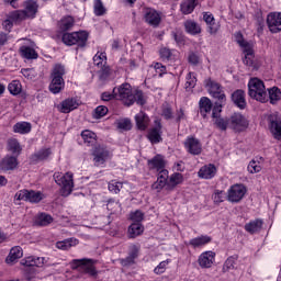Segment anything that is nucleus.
<instances>
[{
    "instance_id": "f257e3e1",
    "label": "nucleus",
    "mask_w": 281,
    "mask_h": 281,
    "mask_svg": "<svg viewBox=\"0 0 281 281\" xmlns=\"http://www.w3.org/2000/svg\"><path fill=\"white\" fill-rule=\"evenodd\" d=\"M116 100H121L125 106H132V104H139L144 106L146 104V98L144 97V92L142 90H133V88L128 83H123L117 88V92L115 93Z\"/></svg>"
},
{
    "instance_id": "f03ea898",
    "label": "nucleus",
    "mask_w": 281,
    "mask_h": 281,
    "mask_svg": "<svg viewBox=\"0 0 281 281\" xmlns=\"http://www.w3.org/2000/svg\"><path fill=\"white\" fill-rule=\"evenodd\" d=\"M248 95H250L252 100H257V102L265 103L269 101V94H267L265 82L258 78H252L249 80Z\"/></svg>"
},
{
    "instance_id": "7ed1b4c3",
    "label": "nucleus",
    "mask_w": 281,
    "mask_h": 281,
    "mask_svg": "<svg viewBox=\"0 0 281 281\" xmlns=\"http://www.w3.org/2000/svg\"><path fill=\"white\" fill-rule=\"evenodd\" d=\"M70 267L74 271H80V273H87L90 278H98V270H95V263L92 259H74L70 262Z\"/></svg>"
},
{
    "instance_id": "20e7f679",
    "label": "nucleus",
    "mask_w": 281,
    "mask_h": 281,
    "mask_svg": "<svg viewBox=\"0 0 281 281\" xmlns=\"http://www.w3.org/2000/svg\"><path fill=\"white\" fill-rule=\"evenodd\" d=\"M54 179L57 186L61 188V196H69L74 192V173L66 172L65 175L60 172L54 173Z\"/></svg>"
},
{
    "instance_id": "39448f33",
    "label": "nucleus",
    "mask_w": 281,
    "mask_h": 281,
    "mask_svg": "<svg viewBox=\"0 0 281 281\" xmlns=\"http://www.w3.org/2000/svg\"><path fill=\"white\" fill-rule=\"evenodd\" d=\"M89 40V33L87 31H79L72 33H64L61 41L64 45H77L78 47H85L87 45V41Z\"/></svg>"
},
{
    "instance_id": "423d86ee",
    "label": "nucleus",
    "mask_w": 281,
    "mask_h": 281,
    "mask_svg": "<svg viewBox=\"0 0 281 281\" xmlns=\"http://www.w3.org/2000/svg\"><path fill=\"white\" fill-rule=\"evenodd\" d=\"M63 76H65V66L56 65L53 70V79L49 85V91L52 93H60L61 89H65V79H63Z\"/></svg>"
},
{
    "instance_id": "0eeeda50",
    "label": "nucleus",
    "mask_w": 281,
    "mask_h": 281,
    "mask_svg": "<svg viewBox=\"0 0 281 281\" xmlns=\"http://www.w3.org/2000/svg\"><path fill=\"white\" fill-rule=\"evenodd\" d=\"M245 194H247V188L245 186L234 184L228 189L227 201L229 203H240L245 199Z\"/></svg>"
},
{
    "instance_id": "6e6552de",
    "label": "nucleus",
    "mask_w": 281,
    "mask_h": 281,
    "mask_svg": "<svg viewBox=\"0 0 281 281\" xmlns=\"http://www.w3.org/2000/svg\"><path fill=\"white\" fill-rule=\"evenodd\" d=\"M206 88L209 89V93L215 100H221L222 102H227V97L225 95V91L223 90V86L221 83L209 79L206 80Z\"/></svg>"
},
{
    "instance_id": "1a4fd4ad",
    "label": "nucleus",
    "mask_w": 281,
    "mask_h": 281,
    "mask_svg": "<svg viewBox=\"0 0 281 281\" xmlns=\"http://www.w3.org/2000/svg\"><path fill=\"white\" fill-rule=\"evenodd\" d=\"M92 156H93L94 166L100 167V166H104V164L109 161V159L111 158V151H109L106 147L97 146L93 149Z\"/></svg>"
},
{
    "instance_id": "9d476101",
    "label": "nucleus",
    "mask_w": 281,
    "mask_h": 281,
    "mask_svg": "<svg viewBox=\"0 0 281 281\" xmlns=\"http://www.w3.org/2000/svg\"><path fill=\"white\" fill-rule=\"evenodd\" d=\"M249 126V122L243 114L235 113L229 117V128L235 131L236 133H241V131H245Z\"/></svg>"
},
{
    "instance_id": "9b49d317",
    "label": "nucleus",
    "mask_w": 281,
    "mask_h": 281,
    "mask_svg": "<svg viewBox=\"0 0 281 281\" xmlns=\"http://www.w3.org/2000/svg\"><path fill=\"white\" fill-rule=\"evenodd\" d=\"M183 144L189 155H201L203 151V145H201V140L194 136L187 137Z\"/></svg>"
},
{
    "instance_id": "f8f14e48",
    "label": "nucleus",
    "mask_w": 281,
    "mask_h": 281,
    "mask_svg": "<svg viewBox=\"0 0 281 281\" xmlns=\"http://www.w3.org/2000/svg\"><path fill=\"white\" fill-rule=\"evenodd\" d=\"M269 128L274 139H281V116L273 113L269 116Z\"/></svg>"
},
{
    "instance_id": "ddd939ff",
    "label": "nucleus",
    "mask_w": 281,
    "mask_h": 281,
    "mask_svg": "<svg viewBox=\"0 0 281 281\" xmlns=\"http://www.w3.org/2000/svg\"><path fill=\"white\" fill-rule=\"evenodd\" d=\"M267 25L271 34H278L281 32V13L273 12L267 16Z\"/></svg>"
},
{
    "instance_id": "4468645a",
    "label": "nucleus",
    "mask_w": 281,
    "mask_h": 281,
    "mask_svg": "<svg viewBox=\"0 0 281 281\" xmlns=\"http://www.w3.org/2000/svg\"><path fill=\"white\" fill-rule=\"evenodd\" d=\"M144 21L151 27H159L161 23V14L155 9H146L144 12Z\"/></svg>"
},
{
    "instance_id": "2eb2a0df",
    "label": "nucleus",
    "mask_w": 281,
    "mask_h": 281,
    "mask_svg": "<svg viewBox=\"0 0 281 281\" xmlns=\"http://www.w3.org/2000/svg\"><path fill=\"white\" fill-rule=\"evenodd\" d=\"M216 259V252L209 250L199 256L198 262L201 269H212L214 260Z\"/></svg>"
},
{
    "instance_id": "dca6fc26",
    "label": "nucleus",
    "mask_w": 281,
    "mask_h": 281,
    "mask_svg": "<svg viewBox=\"0 0 281 281\" xmlns=\"http://www.w3.org/2000/svg\"><path fill=\"white\" fill-rule=\"evenodd\" d=\"M203 21L207 25V32L211 35L217 34L218 30H221V25L216 23V20L214 19V15L210 12L203 13Z\"/></svg>"
},
{
    "instance_id": "f3484780",
    "label": "nucleus",
    "mask_w": 281,
    "mask_h": 281,
    "mask_svg": "<svg viewBox=\"0 0 281 281\" xmlns=\"http://www.w3.org/2000/svg\"><path fill=\"white\" fill-rule=\"evenodd\" d=\"M155 127H153L147 137L153 144H159L161 142V120L157 119L154 121Z\"/></svg>"
},
{
    "instance_id": "a211bd4d",
    "label": "nucleus",
    "mask_w": 281,
    "mask_h": 281,
    "mask_svg": "<svg viewBox=\"0 0 281 281\" xmlns=\"http://www.w3.org/2000/svg\"><path fill=\"white\" fill-rule=\"evenodd\" d=\"M21 258H23V248L21 246H14L10 249L5 262L7 265H14V262L21 260Z\"/></svg>"
},
{
    "instance_id": "6ab92c4d",
    "label": "nucleus",
    "mask_w": 281,
    "mask_h": 281,
    "mask_svg": "<svg viewBox=\"0 0 281 281\" xmlns=\"http://www.w3.org/2000/svg\"><path fill=\"white\" fill-rule=\"evenodd\" d=\"M139 256V245H132L130 247V254L125 259H122L123 267H131L135 265V259Z\"/></svg>"
},
{
    "instance_id": "aec40b11",
    "label": "nucleus",
    "mask_w": 281,
    "mask_h": 281,
    "mask_svg": "<svg viewBox=\"0 0 281 281\" xmlns=\"http://www.w3.org/2000/svg\"><path fill=\"white\" fill-rule=\"evenodd\" d=\"M80 104L78 103V100L74 98H69L64 100L59 105L60 113H71V111H76Z\"/></svg>"
},
{
    "instance_id": "412c9836",
    "label": "nucleus",
    "mask_w": 281,
    "mask_h": 281,
    "mask_svg": "<svg viewBox=\"0 0 281 281\" xmlns=\"http://www.w3.org/2000/svg\"><path fill=\"white\" fill-rule=\"evenodd\" d=\"M198 177H200V179H214V177H216V166L212 164L203 166L199 170Z\"/></svg>"
},
{
    "instance_id": "4be33fe9",
    "label": "nucleus",
    "mask_w": 281,
    "mask_h": 281,
    "mask_svg": "<svg viewBox=\"0 0 281 281\" xmlns=\"http://www.w3.org/2000/svg\"><path fill=\"white\" fill-rule=\"evenodd\" d=\"M184 30L187 34H191V36H196L201 34V32H203V30L201 29V25L194 22V20H187L184 22Z\"/></svg>"
},
{
    "instance_id": "5701e85b",
    "label": "nucleus",
    "mask_w": 281,
    "mask_h": 281,
    "mask_svg": "<svg viewBox=\"0 0 281 281\" xmlns=\"http://www.w3.org/2000/svg\"><path fill=\"white\" fill-rule=\"evenodd\" d=\"M148 167L150 170H164L166 168V160L164 159V156L157 155L148 160Z\"/></svg>"
},
{
    "instance_id": "b1692460",
    "label": "nucleus",
    "mask_w": 281,
    "mask_h": 281,
    "mask_svg": "<svg viewBox=\"0 0 281 281\" xmlns=\"http://www.w3.org/2000/svg\"><path fill=\"white\" fill-rule=\"evenodd\" d=\"M19 166V161L16 160V157L14 156H7L4 157L0 162L1 170H14Z\"/></svg>"
},
{
    "instance_id": "393cba45",
    "label": "nucleus",
    "mask_w": 281,
    "mask_h": 281,
    "mask_svg": "<svg viewBox=\"0 0 281 281\" xmlns=\"http://www.w3.org/2000/svg\"><path fill=\"white\" fill-rule=\"evenodd\" d=\"M24 12L29 16V19H34L36 16V12H38V3L34 0H27L24 2Z\"/></svg>"
},
{
    "instance_id": "a878e982",
    "label": "nucleus",
    "mask_w": 281,
    "mask_h": 281,
    "mask_svg": "<svg viewBox=\"0 0 281 281\" xmlns=\"http://www.w3.org/2000/svg\"><path fill=\"white\" fill-rule=\"evenodd\" d=\"M232 100L234 104L238 106V109H245V106H247V101L245 100V91L243 90H236L232 94Z\"/></svg>"
},
{
    "instance_id": "bb28decb",
    "label": "nucleus",
    "mask_w": 281,
    "mask_h": 281,
    "mask_svg": "<svg viewBox=\"0 0 281 281\" xmlns=\"http://www.w3.org/2000/svg\"><path fill=\"white\" fill-rule=\"evenodd\" d=\"M135 122H136V126H137V128H139V131H146V128H148L150 119L148 117V115L146 113L139 112L135 116Z\"/></svg>"
},
{
    "instance_id": "cd10ccee",
    "label": "nucleus",
    "mask_w": 281,
    "mask_h": 281,
    "mask_svg": "<svg viewBox=\"0 0 281 281\" xmlns=\"http://www.w3.org/2000/svg\"><path fill=\"white\" fill-rule=\"evenodd\" d=\"M144 234V225L142 223H132L127 229L128 238H137Z\"/></svg>"
},
{
    "instance_id": "c85d7f7f",
    "label": "nucleus",
    "mask_w": 281,
    "mask_h": 281,
    "mask_svg": "<svg viewBox=\"0 0 281 281\" xmlns=\"http://www.w3.org/2000/svg\"><path fill=\"white\" fill-rule=\"evenodd\" d=\"M200 113L203 117H207V113L212 111V100L207 97H202L199 102Z\"/></svg>"
},
{
    "instance_id": "c756f323",
    "label": "nucleus",
    "mask_w": 281,
    "mask_h": 281,
    "mask_svg": "<svg viewBox=\"0 0 281 281\" xmlns=\"http://www.w3.org/2000/svg\"><path fill=\"white\" fill-rule=\"evenodd\" d=\"M209 243H212V237L207 235H202L200 237L192 238L189 241V245L196 249L199 247H205V245H207Z\"/></svg>"
},
{
    "instance_id": "7c9ffc66",
    "label": "nucleus",
    "mask_w": 281,
    "mask_h": 281,
    "mask_svg": "<svg viewBox=\"0 0 281 281\" xmlns=\"http://www.w3.org/2000/svg\"><path fill=\"white\" fill-rule=\"evenodd\" d=\"M181 183H183V175L179 172L172 173L167 182V190H173L178 186H181Z\"/></svg>"
},
{
    "instance_id": "2f4dec72",
    "label": "nucleus",
    "mask_w": 281,
    "mask_h": 281,
    "mask_svg": "<svg viewBox=\"0 0 281 281\" xmlns=\"http://www.w3.org/2000/svg\"><path fill=\"white\" fill-rule=\"evenodd\" d=\"M262 225H263L262 220L257 218L245 224L244 228L248 232V234H258V232L262 229Z\"/></svg>"
},
{
    "instance_id": "473e14b6",
    "label": "nucleus",
    "mask_w": 281,
    "mask_h": 281,
    "mask_svg": "<svg viewBox=\"0 0 281 281\" xmlns=\"http://www.w3.org/2000/svg\"><path fill=\"white\" fill-rule=\"evenodd\" d=\"M20 54L22 58H26V60H36V58H38V53L30 46H21Z\"/></svg>"
},
{
    "instance_id": "72a5a7b5",
    "label": "nucleus",
    "mask_w": 281,
    "mask_h": 281,
    "mask_svg": "<svg viewBox=\"0 0 281 281\" xmlns=\"http://www.w3.org/2000/svg\"><path fill=\"white\" fill-rule=\"evenodd\" d=\"M45 262V258L41 257H26L21 260L23 267H41Z\"/></svg>"
},
{
    "instance_id": "f704fd0d",
    "label": "nucleus",
    "mask_w": 281,
    "mask_h": 281,
    "mask_svg": "<svg viewBox=\"0 0 281 281\" xmlns=\"http://www.w3.org/2000/svg\"><path fill=\"white\" fill-rule=\"evenodd\" d=\"M32 131V123L18 122L13 125V133H19L20 135H27Z\"/></svg>"
},
{
    "instance_id": "c9c22d12",
    "label": "nucleus",
    "mask_w": 281,
    "mask_h": 281,
    "mask_svg": "<svg viewBox=\"0 0 281 281\" xmlns=\"http://www.w3.org/2000/svg\"><path fill=\"white\" fill-rule=\"evenodd\" d=\"M50 156L52 148H42L32 156V159L33 161H46Z\"/></svg>"
},
{
    "instance_id": "e433bc0d",
    "label": "nucleus",
    "mask_w": 281,
    "mask_h": 281,
    "mask_svg": "<svg viewBox=\"0 0 281 281\" xmlns=\"http://www.w3.org/2000/svg\"><path fill=\"white\" fill-rule=\"evenodd\" d=\"M76 245H78V239L76 238H68L56 243L57 249H61V251H67L71 249V247H76Z\"/></svg>"
},
{
    "instance_id": "4c0bfd02",
    "label": "nucleus",
    "mask_w": 281,
    "mask_h": 281,
    "mask_svg": "<svg viewBox=\"0 0 281 281\" xmlns=\"http://www.w3.org/2000/svg\"><path fill=\"white\" fill-rule=\"evenodd\" d=\"M50 223H54V217L45 213L40 214L35 220V225L38 227H47V225H50Z\"/></svg>"
},
{
    "instance_id": "58836bf2",
    "label": "nucleus",
    "mask_w": 281,
    "mask_h": 281,
    "mask_svg": "<svg viewBox=\"0 0 281 281\" xmlns=\"http://www.w3.org/2000/svg\"><path fill=\"white\" fill-rule=\"evenodd\" d=\"M9 19L14 23H21V21H25V19H30L25 10H16L9 14Z\"/></svg>"
},
{
    "instance_id": "ea45409f",
    "label": "nucleus",
    "mask_w": 281,
    "mask_h": 281,
    "mask_svg": "<svg viewBox=\"0 0 281 281\" xmlns=\"http://www.w3.org/2000/svg\"><path fill=\"white\" fill-rule=\"evenodd\" d=\"M81 137L85 144H88V146H93V144H95L97 142L98 136L92 131L85 130L83 132H81Z\"/></svg>"
},
{
    "instance_id": "a19ab883",
    "label": "nucleus",
    "mask_w": 281,
    "mask_h": 281,
    "mask_svg": "<svg viewBox=\"0 0 281 281\" xmlns=\"http://www.w3.org/2000/svg\"><path fill=\"white\" fill-rule=\"evenodd\" d=\"M74 18L66 16L59 21L58 27L61 30V32H67V30H71L74 27Z\"/></svg>"
},
{
    "instance_id": "79ce46f5",
    "label": "nucleus",
    "mask_w": 281,
    "mask_h": 281,
    "mask_svg": "<svg viewBox=\"0 0 281 281\" xmlns=\"http://www.w3.org/2000/svg\"><path fill=\"white\" fill-rule=\"evenodd\" d=\"M269 100L271 104H277L281 100V91L280 88L273 87L272 89L268 90Z\"/></svg>"
},
{
    "instance_id": "37998d69",
    "label": "nucleus",
    "mask_w": 281,
    "mask_h": 281,
    "mask_svg": "<svg viewBox=\"0 0 281 281\" xmlns=\"http://www.w3.org/2000/svg\"><path fill=\"white\" fill-rule=\"evenodd\" d=\"M194 0H184L181 5H180V10L182 12V14H192V12H194Z\"/></svg>"
},
{
    "instance_id": "c03bdc74",
    "label": "nucleus",
    "mask_w": 281,
    "mask_h": 281,
    "mask_svg": "<svg viewBox=\"0 0 281 281\" xmlns=\"http://www.w3.org/2000/svg\"><path fill=\"white\" fill-rule=\"evenodd\" d=\"M245 59L244 63L248 67H251L254 65V46H248L244 48Z\"/></svg>"
},
{
    "instance_id": "a18cd8bd",
    "label": "nucleus",
    "mask_w": 281,
    "mask_h": 281,
    "mask_svg": "<svg viewBox=\"0 0 281 281\" xmlns=\"http://www.w3.org/2000/svg\"><path fill=\"white\" fill-rule=\"evenodd\" d=\"M214 120V124L220 131H227L229 128V119L217 116Z\"/></svg>"
},
{
    "instance_id": "49530a36",
    "label": "nucleus",
    "mask_w": 281,
    "mask_h": 281,
    "mask_svg": "<svg viewBox=\"0 0 281 281\" xmlns=\"http://www.w3.org/2000/svg\"><path fill=\"white\" fill-rule=\"evenodd\" d=\"M42 199H44V195L41 191L29 190V203H41Z\"/></svg>"
},
{
    "instance_id": "de8ad7c7",
    "label": "nucleus",
    "mask_w": 281,
    "mask_h": 281,
    "mask_svg": "<svg viewBox=\"0 0 281 281\" xmlns=\"http://www.w3.org/2000/svg\"><path fill=\"white\" fill-rule=\"evenodd\" d=\"M93 63L95 67L99 69L106 65V54L105 53H97L93 57Z\"/></svg>"
},
{
    "instance_id": "09e8293b",
    "label": "nucleus",
    "mask_w": 281,
    "mask_h": 281,
    "mask_svg": "<svg viewBox=\"0 0 281 281\" xmlns=\"http://www.w3.org/2000/svg\"><path fill=\"white\" fill-rule=\"evenodd\" d=\"M8 90L10 93H12V95H19V93L22 91L21 81L13 80L11 83H9Z\"/></svg>"
},
{
    "instance_id": "8fccbe9b",
    "label": "nucleus",
    "mask_w": 281,
    "mask_h": 281,
    "mask_svg": "<svg viewBox=\"0 0 281 281\" xmlns=\"http://www.w3.org/2000/svg\"><path fill=\"white\" fill-rule=\"evenodd\" d=\"M8 149L13 154L21 153V144L16 138H11L8 140Z\"/></svg>"
},
{
    "instance_id": "3c124183",
    "label": "nucleus",
    "mask_w": 281,
    "mask_h": 281,
    "mask_svg": "<svg viewBox=\"0 0 281 281\" xmlns=\"http://www.w3.org/2000/svg\"><path fill=\"white\" fill-rule=\"evenodd\" d=\"M94 14L95 16H103V14H106V9L104 8L102 0L94 1Z\"/></svg>"
},
{
    "instance_id": "603ef678",
    "label": "nucleus",
    "mask_w": 281,
    "mask_h": 281,
    "mask_svg": "<svg viewBox=\"0 0 281 281\" xmlns=\"http://www.w3.org/2000/svg\"><path fill=\"white\" fill-rule=\"evenodd\" d=\"M213 203L216 205H220V203H223L225 201V191L223 190H215L212 195Z\"/></svg>"
},
{
    "instance_id": "864d4df0",
    "label": "nucleus",
    "mask_w": 281,
    "mask_h": 281,
    "mask_svg": "<svg viewBox=\"0 0 281 281\" xmlns=\"http://www.w3.org/2000/svg\"><path fill=\"white\" fill-rule=\"evenodd\" d=\"M223 106H225V101L222 100H217L215 102V105L213 106V112H212V117H220L218 115H221V112L223 111Z\"/></svg>"
},
{
    "instance_id": "5fc2aeb1",
    "label": "nucleus",
    "mask_w": 281,
    "mask_h": 281,
    "mask_svg": "<svg viewBox=\"0 0 281 281\" xmlns=\"http://www.w3.org/2000/svg\"><path fill=\"white\" fill-rule=\"evenodd\" d=\"M108 188L110 192H114V194H120V190H122L124 186L122 184V182L112 180L109 182Z\"/></svg>"
},
{
    "instance_id": "6e6d98bb",
    "label": "nucleus",
    "mask_w": 281,
    "mask_h": 281,
    "mask_svg": "<svg viewBox=\"0 0 281 281\" xmlns=\"http://www.w3.org/2000/svg\"><path fill=\"white\" fill-rule=\"evenodd\" d=\"M260 170H262V166L260 165V162L256 161V160H251L248 165V172H250V175H256L258 172H260Z\"/></svg>"
},
{
    "instance_id": "4d7b16f0",
    "label": "nucleus",
    "mask_w": 281,
    "mask_h": 281,
    "mask_svg": "<svg viewBox=\"0 0 281 281\" xmlns=\"http://www.w3.org/2000/svg\"><path fill=\"white\" fill-rule=\"evenodd\" d=\"M106 113H109V108L104 106V105H99L93 113V117L94 120H100V117H104V115H106Z\"/></svg>"
},
{
    "instance_id": "13d9d810",
    "label": "nucleus",
    "mask_w": 281,
    "mask_h": 281,
    "mask_svg": "<svg viewBox=\"0 0 281 281\" xmlns=\"http://www.w3.org/2000/svg\"><path fill=\"white\" fill-rule=\"evenodd\" d=\"M235 41L239 44V46H241L243 49L251 46L249 42L245 41V37H243V33L240 32L235 33Z\"/></svg>"
},
{
    "instance_id": "bf43d9fd",
    "label": "nucleus",
    "mask_w": 281,
    "mask_h": 281,
    "mask_svg": "<svg viewBox=\"0 0 281 281\" xmlns=\"http://www.w3.org/2000/svg\"><path fill=\"white\" fill-rule=\"evenodd\" d=\"M116 124H117V128H120V131H131V128H133V124L131 123V120H128V119H123V120L119 121Z\"/></svg>"
},
{
    "instance_id": "052dcab7",
    "label": "nucleus",
    "mask_w": 281,
    "mask_h": 281,
    "mask_svg": "<svg viewBox=\"0 0 281 281\" xmlns=\"http://www.w3.org/2000/svg\"><path fill=\"white\" fill-rule=\"evenodd\" d=\"M196 87V76L194 72H189L186 82V89H194Z\"/></svg>"
},
{
    "instance_id": "680f3d73",
    "label": "nucleus",
    "mask_w": 281,
    "mask_h": 281,
    "mask_svg": "<svg viewBox=\"0 0 281 281\" xmlns=\"http://www.w3.org/2000/svg\"><path fill=\"white\" fill-rule=\"evenodd\" d=\"M130 221L133 223H142L144 221V213L139 210L130 214Z\"/></svg>"
},
{
    "instance_id": "e2e57ef3",
    "label": "nucleus",
    "mask_w": 281,
    "mask_h": 281,
    "mask_svg": "<svg viewBox=\"0 0 281 281\" xmlns=\"http://www.w3.org/2000/svg\"><path fill=\"white\" fill-rule=\"evenodd\" d=\"M161 115L165 117V120H172V106H170L168 103L162 104Z\"/></svg>"
},
{
    "instance_id": "0e129e2a",
    "label": "nucleus",
    "mask_w": 281,
    "mask_h": 281,
    "mask_svg": "<svg viewBox=\"0 0 281 281\" xmlns=\"http://www.w3.org/2000/svg\"><path fill=\"white\" fill-rule=\"evenodd\" d=\"M164 188H166V190H168V182H164V180L157 179V181H155L151 184V189L156 190L157 192H161V190H164Z\"/></svg>"
},
{
    "instance_id": "69168bd1",
    "label": "nucleus",
    "mask_w": 281,
    "mask_h": 281,
    "mask_svg": "<svg viewBox=\"0 0 281 281\" xmlns=\"http://www.w3.org/2000/svg\"><path fill=\"white\" fill-rule=\"evenodd\" d=\"M30 194V190L24 189L20 190L15 193L14 199L15 201H27Z\"/></svg>"
},
{
    "instance_id": "338daca9",
    "label": "nucleus",
    "mask_w": 281,
    "mask_h": 281,
    "mask_svg": "<svg viewBox=\"0 0 281 281\" xmlns=\"http://www.w3.org/2000/svg\"><path fill=\"white\" fill-rule=\"evenodd\" d=\"M235 265H236V259L234 257L227 258L223 266L224 273L229 271L231 269H234Z\"/></svg>"
},
{
    "instance_id": "774afa93",
    "label": "nucleus",
    "mask_w": 281,
    "mask_h": 281,
    "mask_svg": "<svg viewBox=\"0 0 281 281\" xmlns=\"http://www.w3.org/2000/svg\"><path fill=\"white\" fill-rule=\"evenodd\" d=\"M99 74H100V79L101 80H106L111 76V68L109 66H102L99 68Z\"/></svg>"
}]
</instances>
